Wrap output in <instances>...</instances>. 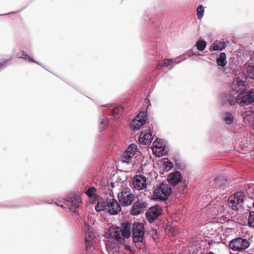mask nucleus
I'll return each mask as SVG.
<instances>
[{"mask_svg": "<svg viewBox=\"0 0 254 254\" xmlns=\"http://www.w3.org/2000/svg\"><path fill=\"white\" fill-rule=\"evenodd\" d=\"M248 224L250 227L254 229V211H253L249 212Z\"/></svg>", "mask_w": 254, "mask_h": 254, "instance_id": "obj_30", "label": "nucleus"}, {"mask_svg": "<svg viewBox=\"0 0 254 254\" xmlns=\"http://www.w3.org/2000/svg\"><path fill=\"white\" fill-rule=\"evenodd\" d=\"M231 88L233 91L237 93H242L246 89V85L244 81L240 78H236L232 82Z\"/></svg>", "mask_w": 254, "mask_h": 254, "instance_id": "obj_15", "label": "nucleus"}, {"mask_svg": "<svg viewBox=\"0 0 254 254\" xmlns=\"http://www.w3.org/2000/svg\"><path fill=\"white\" fill-rule=\"evenodd\" d=\"M153 147L157 149H162V143L158 140H155L153 143Z\"/></svg>", "mask_w": 254, "mask_h": 254, "instance_id": "obj_38", "label": "nucleus"}, {"mask_svg": "<svg viewBox=\"0 0 254 254\" xmlns=\"http://www.w3.org/2000/svg\"><path fill=\"white\" fill-rule=\"evenodd\" d=\"M125 250L128 251H131V248L128 245H125Z\"/></svg>", "mask_w": 254, "mask_h": 254, "instance_id": "obj_41", "label": "nucleus"}, {"mask_svg": "<svg viewBox=\"0 0 254 254\" xmlns=\"http://www.w3.org/2000/svg\"><path fill=\"white\" fill-rule=\"evenodd\" d=\"M19 58H22L25 61L36 63L38 64H40L39 63L35 62L32 58L30 57L24 51L21 52L19 54L17 55Z\"/></svg>", "mask_w": 254, "mask_h": 254, "instance_id": "obj_27", "label": "nucleus"}, {"mask_svg": "<svg viewBox=\"0 0 254 254\" xmlns=\"http://www.w3.org/2000/svg\"><path fill=\"white\" fill-rule=\"evenodd\" d=\"M238 95L235 98L233 95H230L227 99V102L229 105L234 106L236 103L238 104Z\"/></svg>", "mask_w": 254, "mask_h": 254, "instance_id": "obj_31", "label": "nucleus"}, {"mask_svg": "<svg viewBox=\"0 0 254 254\" xmlns=\"http://www.w3.org/2000/svg\"><path fill=\"white\" fill-rule=\"evenodd\" d=\"M118 199L123 206L130 205L135 200L136 196L128 189H124L118 193Z\"/></svg>", "mask_w": 254, "mask_h": 254, "instance_id": "obj_3", "label": "nucleus"}, {"mask_svg": "<svg viewBox=\"0 0 254 254\" xmlns=\"http://www.w3.org/2000/svg\"><path fill=\"white\" fill-rule=\"evenodd\" d=\"M173 63V61L172 59H167L164 61V65L166 66H168L171 65Z\"/></svg>", "mask_w": 254, "mask_h": 254, "instance_id": "obj_39", "label": "nucleus"}, {"mask_svg": "<svg viewBox=\"0 0 254 254\" xmlns=\"http://www.w3.org/2000/svg\"><path fill=\"white\" fill-rule=\"evenodd\" d=\"M187 187V185H185L184 186V188H186Z\"/></svg>", "mask_w": 254, "mask_h": 254, "instance_id": "obj_44", "label": "nucleus"}, {"mask_svg": "<svg viewBox=\"0 0 254 254\" xmlns=\"http://www.w3.org/2000/svg\"><path fill=\"white\" fill-rule=\"evenodd\" d=\"M96 191V189L94 187H91L86 191L85 193L88 197L91 198L95 195Z\"/></svg>", "mask_w": 254, "mask_h": 254, "instance_id": "obj_35", "label": "nucleus"}, {"mask_svg": "<svg viewBox=\"0 0 254 254\" xmlns=\"http://www.w3.org/2000/svg\"><path fill=\"white\" fill-rule=\"evenodd\" d=\"M197 18L198 19H201L204 13V7L202 5H200L197 8Z\"/></svg>", "mask_w": 254, "mask_h": 254, "instance_id": "obj_37", "label": "nucleus"}, {"mask_svg": "<svg viewBox=\"0 0 254 254\" xmlns=\"http://www.w3.org/2000/svg\"><path fill=\"white\" fill-rule=\"evenodd\" d=\"M81 202L80 197L78 195H74L67 199L65 203L70 211L76 213V209L79 207Z\"/></svg>", "mask_w": 254, "mask_h": 254, "instance_id": "obj_11", "label": "nucleus"}, {"mask_svg": "<svg viewBox=\"0 0 254 254\" xmlns=\"http://www.w3.org/2000/svg\"><path fill=\"white\" fill-rule=\"evenodd\" d=\"M222 121L227 126H233L235 119L233 114L229 111L224 112L222 114Z\"/></svg>", "mask_w": 254, "mask_h": 254, "instance_id": "obj_19", "label": "nucleus"}, {"mask_svg": "<svg viewBox=\"0 0 254 254\" xmlns=\"http://www.w3.org/2000/svg\"><path fill=\"white\" fill-rule=\"evenodd\" d=\"M107 198L104 199L101 198L98 200L95 208L97 212L107 210Z\"/></svg>", "mask_w": 254, "mask_h": 254, "instance_id": "obj_22", "label": "nucleus"}, {"mask_svg": "<svg viewBox=\"0 0 254 254\" xmlns=\"http://www.w3.org/2000/svg\"><path fill=\"white\" fill-rule=\"evenodd\" d=\"M167 180L171 185L175 186L182 181V176L180 172L176 171L168 175Z\"/></svg>", "mask_w": 254, "mask_h": 254, "instance_id": "obj_18", "label": "nucleus"}, {"mask_svg": "<svg viewBox=\"0 0 254 254\" xmlns=\"http://www.w3.org/2000/svg\"><path fill=\"white\" fill-rule=\"evenodd\" d=\"M247 77L254 79V66L249 65L247 67Z\"/></svg>", "mask_w": 254, "mask_h": 254, "instance_id": "obj_33", "label": "nucleus"}, {"mask_svg": "<svg viewBox=\"0 0 254 254\" xmlns=\"http://www.w3.org/2000/svg\"><path fill=\"white\" fill-rule=\"evenodd\" d=\"M132 184L135 189L140 190L146 187V178L143 175H136L132 179Z\"/></svg>", "mask_w": 254, "mask_h": 254, "instance_id": "obj_13", "label": "nucleus"}, {"mask_svg": "<svg viewBox=\"0 0 254 254\" xmlns=\"http://www.w3.org/2000/svg\"><path fill=\"white\" fill-rule=\"evenodd\" d=\"M250 246L249 242L242 238H237L231 240L229 244L231 249L234 251H242L247 249Z\"/></svg>", "mask_w": 254, "mask_h": 254, "instance_id": "obj_5", "label": "nucleus"}, {"mask_svg": "<svg viewBox=\"0 0 254 254\" xmlns=\"http://www.w3.org/2000/svg\"><path fill=\"white\" fill-rule=\"evenodd\" d=\"M84 229L85 231V250L89 253L90 251H92L91 248L92 247L93 241L95 236L91 226L89 225H85Z\"/></svg>", "mask_w": 254, "mask_h": 254, "instance_id": "obj_8", "label": "nucleus"}, {"mask_svg": "<svg viewBox=\"0 0 254 254\" xmlns=\"http://www.w3.org/2000/svg\"><path fill=\"white\" fill-rule=\"evenodd\" d=\"M215 185L213 188L215 192H219L221 190L226 189L228 187L227 183L223 177H219L217 178L213 182Z\"/></svg>", "mask_w": 254, "mask_h": 254, "instance_id": "obj_16", "label": "nucleus"}, {"mask_svg": "<svg viewBox=\"0 0 254 254\" xmlns=\"http://www.w3.org/2000/svg\"><path fill=\"white\" fill-rule=\"evenodd\" d=\"M153 137L151 132H142L139 138V141L143 144H149L152 141Z\"/></svg>", "mask_w": 254, "mask_h": 254, "instance_id": "obj_21", "label": "nucleus"}, {"mask_svg": "<svg viewBox=\"0 0 254 254\" xmlns=\"http://www.w3.org/2000/svg\"><path fill=\"white\" fill-rule=\"evenodd\" d=\"M195 46L198 50L202 51L206 48V43L204 40H200L196 42Z\"/></svg>", "mask_w": 254, "mask_h": 254, "instance_id": "obj_29", "label": "nucleus"}, {"mask_svg": "<svg viewBox=\"0 0 254 254\" xmlns=\"http://www.w3.org/2000/svg\"><path fill=\"white\" fill-rule=\"evenodd\" d=\"M226 47L224 42H214L209 47V50L211 51H222Z\"/></svg>", "mask_w": 254, "mask_h": 254, "instance_id": "obj_23", "label": "nucleus"}, {"mask_svg": "<svg viewBox=\"0 0 254 254\" xmlns=\"http://www.w3.org/2000/svg\"><path fill=\"white\" fill-rule=\"evenodd\" d=\"M152 195L153 200L165 201L171 195L172 188L167 183L163 182L154 187Z\"/></svg>", "mask_w": 254, "mask_h": 254, "instance_id": "obj_2", "label": "nucleus"}, {"mask_svg": "<svg viewBox=\"0 0 254 254\" xmlns=\"http://www.w3.org/2000/svg\"><path fill=\"white\" fill-rule=\"evenodd\" d=\"M216 63L218 66L224 67L227 64L226 55L225 53H221L219 57L216 59Z\"/></svg>", "mask_w": 254, "mask_h": 254, "instance_id": "obj_25", "label": "nucleus"}, {"mask_svg": "<svg viewBox=\"0 0 254 254\" xmlns=\"http://www.w3.org/2000/svg\"><path fill=\"white\" fill-rule=\"evenodd\" d=\"M124 237L128 239L130 236V225L128 223H123L121 228Z\"/></svg>", "mask_w": 254, "mask_h": 254, "instance_id": "obj_24", "label": "nucleus"}, {"mask_svg": "<svg viewBox=\"0 0 254 254\" xmlns=\"http://www.w3.org/2000/svg\"><path fill=\"white\" fill-rule=\"evenodd\" d=\"M137 150V146L135 144H132L130 145L127 148V150L125 151L127 153H131L133 156L134 155L136 151Z\"/></svg>", "mask_w": 254, "mask_h": 254, "instance_id": "obj_36", "label": "nucleus"}, {"mask_svg": "<svg viewBox=\"0 0 254 254\" xmlns=\"http://www.w3.org/2000/svg\"><path fill=\"white\" fill-rule=\"evenodd\" d=\"M147 114L145 111H141L137 115L136 118L133 120L131 127L134 130H139L146 122Z\"/></svg>", "mask_w": 254, "mask_h": 254, "instance_id": "obj_9", "label": "nucleus"}, {"mask_svg": "<svg viewBox=\"0 0 254 254\" xmlns=\"http://www.w3.org/2000/svg\"><path fill=\"white\" fill-rule=\"evenodd\" d=\"M57 205H58V206H60L63 208H65V207L63 205V204H57L56 203Z\"/></svg>", "mask_w": 254, "mask_h": 254, "instance_id": "obj_42", "label": "nucleus"}, {"mask_svg": "<svg viewBox=\"0 0 254 254\" xmlns=\"http://www.w3.org/2000/svg\"><path fill=\"white\" fill-rule=\"evenodd\" d=\"M184 189H183L182 190H180V193H182V192L184 191Z\"/></svg>", "mask_w": 254, "mask_h": 254, "instance_id": "obj_43", "label": "nucleus"}, {"mask_svg": "<svg viewBox=\"0 0 254 254\" xmlns=\"http://www.w3.org/2000/svg\"><path fill=\"white\" fill-rule=\"evenodd\" d=\"M99 126V129L100 131L105 130L108 125V118L105 116H102Z\"/></svg>", "mask_w": 254, "mask_h": 254, "instance_id": "obj_26", "label": "nucleus"}, {"mask_svg": "<svg viewBox=\"0 0 254 254\" xmlns=\"http://www.w3.org/2000/svg\"><path fill=\"white\" fill-rule=\"evenodd\" d=\"M244 199L243 193L241 191L235 192L231 195L228 199V204L233 210H237L238 207L241 206Z\"/></svg>", "mask_w": 254, "mask_h": 254, "instance_id": "obj_4", "label": "nucleus"}, {"mask_svg": "<svg viewBox=\"0 0 254 254\" xmlns=\"http://www.w3.org/2000/svg\"><path fill=\"white\" fill-rule=\"evenodd\" d=\"M133 242L138 249H142L145 246L144 241V226L140 222H135L131 227Z\"/></svg>", "mask_w": 254, "mask_h": 254, "instance_id": "obj_1", "label": "nucleus"}, {"mask_svg": "<svg viewBox=\"0 0 254 254\" xmlns=\"http://www.w3.org/2000/svg\"><path fill=\"white\" fill-rule=\"evenodd\" d=\"M163 164L165 169L167 171L170 170L173 166V163L167 158L164 159Z\"/></svg>", "mask_w": 254, "mask_h": 254, "instance_id": "obj_34", "label": "nucleus"}, {"mask_svg": "<svg viewBox=\"0 0 254 254\" xmlns=\"http://www.w3.org/2000/svg\"><path fill=\"white\" fill-rule=\"evenodd\" d=\"M106 248L109 254H121L118 244L111 240L106 242Z\"/></svg>", "mask_w": 254, "mask_h": 254, "instance_id": "obj_17", "label": "nucleus"}, {"mask_svg": "<svg viewBox=\"0 0 254 254\" xmlns=\"http://www.w3.org/2000/svg\"><path fill=\"white\" fill-rule=\"evenodd\" d=\"M107 211L111 215L118 214L122 210L120 203L114 198H107Z\"/></svg>", "mask_w": 254, "mask_h": 254, "instance_id": "obj_12", "label": "nucleus"}, {"mask_svg": "<svg viewBox=\"0 0 254 254\" xmlns=\"http://www.w3.org/2000/svg\"><path fill=\"white\" fill-rule=\"evenodd\" d=\"M104 107H113V116H114L115 118H119L120 117V115L122 114L124 111V108L122 106H115L113 104H107L106 105H104Z\"/></svg>", "mask_w": 254, "mask_h": 254, "instance_id": "obj_20", "label": "nucleus"}, {"mask_svg": "<svg viewBox=\"0 0 254 254\" xmlns=\"http://www.w3.org/2000/svg\"><path fill=\"white\" fill-rule=\"evenodd\" d=\"M162 209L158 205L151 207L146 212L145 215L147 220L150 223L154 221L162 214Z\"/></svg>", "mask_w": 254, "mask_h": 254, "instance_id": "obj_10", "label": "nucleus"}, {"mask_svg": "<svg viewBox=\"0 0 254 254\" xmlns=\"http://www.w3.org/2000/svg\"><path fill=\"white\" fill-rule=\"evenodd\" d=\"M238 104L241 106H248L254 103V88L250 89L245 94L238 95Z\"/></svg>", "mask_w": 254, "mask_h": 254, "instance_id": "obj_6", "label": "nucleus"}, {"mask_svg": "<svg viewBox=\"0 0 254 254\" xmlns=\"http://www.w3.org/2000/svg\"><path fill=\"white\" fill-rule=\"evenodd\" d=\"M7 61H3L0 62V68H3L6 66Z\"/></svg>", "mask_w": 254, "mask_h": 254, "instance_id": "obj_40", "label": "nucleus"}, {"mask_svg": "<svg viewBox=\"0 0 254 254\" xmlns=\"http://www.w3.org/2000/svg\"><path fill=\"white\" fill-rule=\"evenodd\" d=\"M148 204L142 199H138L133 204L130 211L132 215L137 216L143 213L148 207Z\"/></svg>", "mask_w": 254, "mask_h": 254, "instance_id": "obj_7", "label": "nucleus"}, {"mask_svg": "<svg viewBox=\"0 0 254 254\" xmlns=\"http://www.w3.org/2000/svg\"><path fill=\"white\" fill-rule=\"evenodd\" d=\"M252 113L251 111H244L242 114V117L245 122H250L252 119Z\"/></svg>", "mask_w": 254, "mask_h": 254, "instance_id": "obj_28", "label": "nucleus"}, {"mask_svg": "<svg viewBox=\"0 0 254 254\" xmlns=\"http://www.w3.org/2000/svg\"><path fill=\"white\" fill-rule=\"evenodd\" d=\"M133 157V156L131 153H127V152H125L122 160L123 162L129 164L130 163L131 160Z\"/></svg>", "mask_w": 254, "mask_h": 254, "instance_id": "obj_32", "label": "nucleus"}, {"mask_svg": "<svg viewBox=\"0 0 254 254\" xmlns=\"http://www.w3.org/2000/svg\"><path fill=\"white\" fill-rule=\"evenodd\" d=\"M110 234L111 236L110 240L112 241H115L118 243H121L124 240V235L122 231V229L118 227L111 229L110 230Z\"/></svg>", "mask_w": 254, "mask_h": 254, "instance_id": "obj_14", "label": "nucleus"}, {"mask_svg": "<svg viewBox=\"0 0 254 254\" xmlns=\"http://www.w3.org/2000/svg\"><path fill=\"white\" fill-rule=\"evenodd\" d=\"M253 206L254 207V202H253Z\"/></svg>", "mask_w": 254, "mask_h": 254, "instance_id": "obj_45", "label": "nucleus"}]
</instances>
